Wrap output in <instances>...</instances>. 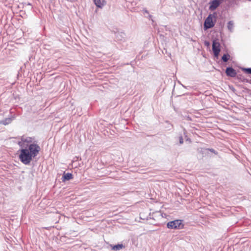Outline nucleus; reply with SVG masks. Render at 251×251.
Masks as SVG:
<instances>
[{"label": "nucleus", "mask_w": 251, "mask_h": 251, "mask_svg": "<svg viewBox=\"0 0 251 251\" xmlns=\"http://www.w3.org/2000/svg\"><path fill=\"white\" fill-rule=\"evenodd\" d=\"M124 247L123 244H118L112 247V250L114 251H119Z\"/></svg>", "instance_id": "f8f14e48"}, {"label": "nucleus", "mask_w": 251, "mask_h": 251, "mask_svg": "<svg viewBox=\"0 0 251 251\" xmlns=\"http://www.w3.org/2000/svg\"><path fill=\"white\" fill-rule=\"evenodd\" d=\"M179 143L180 144H182L183 143V139L182 136L179 137Z\"/></svg>", "instance_id": "4468645a"}, {"label": "nucleus", "mask_w": 251, "mask_h": 251, "mask_svg": "<svg viewBox=\"0 0 251 251\" xmlns=\"http://www.w3.org/2000/svg\"><path fill=\"white\" fill-rule=\"evenodd\" d=\"M208 150H209L210 151H211L215 154L217 153V152L216 151H215L213 149H208Z\"/></svg>", "instance_id": "f3484780"}, {"label": "nucleus", "mask_w": 251, "mask_h": 251, "mask_svg": "<svg viewBox=\"0 0 251 251\" xmlns=\"http://www.w3.org/2000/svg\"><path fill=\"white\" fill-rule=\"evenodd\" d=\"M212 50L215 57H218L220 52V44L217 40L213 41L212 43Z\"/></svg>", "instance_id": "20e7f679"}, {"label": "nucleus", "mask_w": 251, "mask_h": 251, "mask_svg": "<svg viewBox=\"0 0 251 251\" xmlns=\"http://www.w3.org/2000/svg\"><path fill=\"white\" fill-rule=\"evenodd\" d=\"M226 73L227 76L230 77H235L237 74L236 71L231 67L227 68L226 69Z\"/></svg>", "instance_id": "0eeeda50"}, {"label": "nucleus", "mask_w": 251, "mask_h": 251, "mask_svg": "<svg viewBox=\"0 0 251 251\" xmlns=\"http://www.w3.org/2000/svg\"><path fill=\"white\" fill-rule=\"evenodd\" d=\"M40 148L37 144H31L29 145L28 148H22L20 150L19 159L24 164L27 165L30 163L32 158L39 153Z\"/></svg>", "instance_id": "f257e3e1"}, {"label": "nucleus", "mask_w": 251, "mask_h": 251, "mask_svg": "<svg viewBox=\"0 0 251 251\" xmlns=\"http://www.w3.org/2000/svg\"><path fill=\"white\" fill-rule=\"evenodd\" d=\"M144 11H145V13H148V11L147 10H145Z\"/></svg>", "instance_id": "a211bd4d"}, {"label": "nucleus", "mask_w": 251, "mask_h": 251, "mask_svg": "<svg viewBox=\"0 0 251 251\" xmlns=\"http://www.w3.org/2000/svg\"><path fill=\"white\" fill-rule=\"evenodd\" d=\"M181 226H182L181 221L179 220L171 221L167 224L168 228L171 229L180 228Z\"/></svg>", "instance_id": "7ed1b4c3"}, {"label": "nucleus", "mask_w": 251, "mask_h": 251, "mask_svg": "<svg viewBox=\"0 0 251 251\" xmlns=\"http://www.w3.org/2000/svg\"><path fill=\"white\" fill-rule=\"evenodd\" d=\"M230 56L229 54H225L223 55V56H222V60L225 62H226L228 61V60L229 59V58Z\"/></svg>", "instance_id": "ddd939ff"}, {"label": "nucleus", "mask_w": 251, "mask_h": 251, "mask_svg": "<svg viewBox=\"0 0 251 251\" xmlns=\"http://www.w3.org/2000/svg\"><path fill=\"white\" fill-rule=\"evenodd\" d=\"M214 26V23L213 22V16L209 15L205 19L204 24V28L205 29L210 28Z\"/></svg>", "instance_id": "39448f33"}, {"label": "nucleus", "mask_w": 251, "mask_h": 251, "mask_svg": "<svg viewBox=\"0 0 251 251\" xmlns=\"http://www.w3.org/2000/svg\"><path fill=\"white\" fill-rule=\"evenodd\" d=\"M204 45L207 46V47H209L210 46V43L208 41H205L204 42Z\"/></svg>", "instance_id": "dca6fc26"}, {"label": "nucleus", "mask_w": 251, "mask_h": 251, "mask_svg": "<svg viewBox=\"0 0 251 251\" xmlns=\"http://www.w3.org/2000/svg\"><path fill=\"white\" fill-rule=\"evenodd\" d=\"M13 119H14V117L6 118L4 120L0 121V124H2L3 125H7L11 123V122L13 120Z\"/></svg>", "instance_id": "9d476101"}, {"label": "nucleus", "mask_w": 251, "mask_h": 251, "mask_svg": "<svg viewBox=\"0 0 251 251\" xmlns=\"http://www.w3.org/2000/svg\"><path fill=\"white\" fill-rule=\"evenodd\" d=\"M35 139L33 137H26L25 136H23L21 137V141L18 142V144L22 148H26V147L28 146L29 144H35Z\"/></svg>", "instance_id": "f03ea898"}, {"label": "nucleus", "mask_w": 251, "mask_h": 251, "mask_svg": "<svg viewBox=\"0 0 251 251\" xmlns=\"http://www.w3.org/2000/svg\"><path fill=\"white\" fill-rule=\"evenodd\" d=\"M234 27V23L232 21H230L227 23V28L230 31L232 32Z\"/></svg>", "instance_id": "9b49d317"}, {"label": "nucleus", "mask_w": 251, "mask_h": 251, "mask_svg": "<svg viewBox=\"0 0 251 251\" xmlns=\"http://www.w3.org/2000/svg\"><path fill=\"white\" fill-rule=\"evenodd\" d=\"M223 0H213L211 1L210 3V5L209 6V9L211 10H214L216 9Z\"/></svg>", "instance_id": "423d86ee"}, {"label": "nucleus", "mask_w": 251, "mask_h": 251, "mask_svg": "<svg viewBox=\"0 0 251 251\" xmlns=\"http://www.w3.org/2000/svg\"><path fill=\"white\" fill-rule=\"evenodd\" d=\"M94 2L99 8H102L105 4L104 0H94Z\"/></svg>", "instance_id": "1a4fd4ad"}, {"label": "nucleus", "mask_w": 251, "mask_h": 251, "mask_svg": "<svg viewBox=\"0 0 251 251\" xmlns=\"http://www.w3.org/2000/svg\"><path fill=\"white\" fill-rule=\"evenodd\" d=\"M246 70L248 73L251 74V68L246 69Z\"/></svg>", "instance_id": "2eb2a0df"}, {"label": "nucleus", "mask_w": 251, "mask_h": 251, "mask_svg": "<svg viewBox=\"0 0 251 251\" xmlns=\"http://www.w3.org/2000/svg\"><path fill=\"white\" fill-rule=\"evenodd\" d=\"M73 178V175L71 173H65L63 174L62 176V181H65L66 180H69Z\"/></svg>", "instance_id": "6e6552de"}]
</instances>
